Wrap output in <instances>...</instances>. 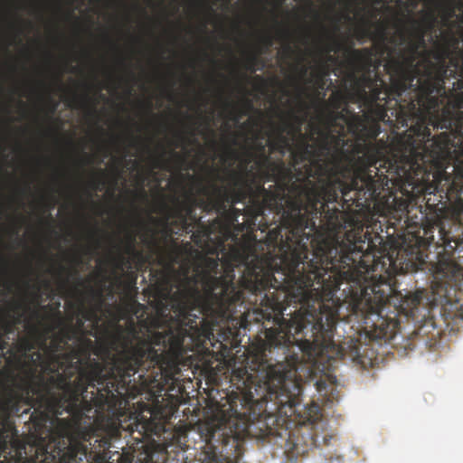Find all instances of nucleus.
<instances>
[{
  "instance_id": "obj_1",
  "label": "nucleus",
  "mask_w": 463,
  "mask_h": 463,
  "mask_svg": "<svg viewBox=\"0 0 463 463\" xmlns=\"http://www.w3.org/2000/svg\"><path fill=\"white\" fill-rule=\"evenodd\" d=\"M416 136L400 156H387L370 172L375 183V193L372 197L365 185L357 184L346 199L357 207H365L378 200L381 191L399 189L409 197L422 195L424 206L406 205L408 228H419L411 232V244L401 247L397 251L386 252L383 238L379 233L364 230L358 220L345 217L337 208L326 215V234H319L315 241V255L326 262L328 297L339 290L344 282L354 283L360 291L356 307L364 315V329L370 338L392 340L399 327L398 308L391 307L390 298L394 293L393 279L398 274L405 273L410 268L424 269L433 276L437 288L447 291L448 287L457 285L463 279V267L454 260V254L460 252L463 238L451 235L443 228L439 229V240L437 242V260L430 261L423 258V250L429 248L434 236L431 229L424 222L428 213H436L439 203L456 184L463 183V145L453 137L450 130L445 129L436 137H431L428 126L412 128Z\"/></svg>"
},
{
  "instance_id": "obj_2",
  "label": "nucleus",
  "mask_w": 463,
  "mask_h": 463,
  "mask_svg": "<svg viewBox=\"0 0 463 463\" xmlns=\"http://www.w3.org/2000/svg\"><path fill=\"white\" fill-rule=\"evenodd\" d=\"M225 213L194 235V243L202 250L194 257L197 276L186 282L188 296L200 299L196 280H203L206 298L215 293L227 312L232 313V326L237 327L252 310L274 326L265 329V340L240 376L241 392H302L298 367L304 355L343 358L345 349L334 340L337 313L323 301L326 290V264L314 255L302 258L296 284L289 283L282 255L287 250L286 230L281 223L269 230L268 240L279 244V265L275 269L269 259L255 254L251 248L232 232L242 214L234 205H225Z\"/></svg>"
},
{
  "instance_id": "obj_3",
  "label": "nucleus",
  "mask_w": 463,
  "mask_h": 463,
  "mask_svg": "<svg viewBox=\"0 0 463 463\" xmlns=\"http://www.w3.org/2000/svg\"><path fill=\"white\" fill-rule=\"evenodd\" d=\"M146 243L160 250V269H151L149 285L144 289L155 315H146V307L137 300L136 271H121L115 282L124 290L123 312L128 316L124 327L116 324L113 343L120 350L114 359V368L135 373L138 366L157 368L165 375L179 372V364L188 351H209L216 343L214 331L232 326V313L213 291L206 298L203 280H196L200 299L188 296V280L199 269L194 257L199 255L189 241L178 245L173 241L160 248L152 233Z\"/></svg>"
},
{
  "instance_id": "obj_4",
  "label": "nucleus",
  "mask_w": 463,
  "mask_h": 463,
  "mask_svg": "<svg viewBox=\"0 0 463 463\" xmlns=\"http://www.w3.org/2000/svg\"><path fill=\"white\" fill-rule=\"evenodd\" d=\"M348 79L353 82L355 101L365 108L362 116L349 117L340 109L326 106L319 114L321 132L328 136L327 160L339 199H346L354 187L362 184L369 188L367 196L375 193L370 172L388 156V144L377 140L381 133L380 121L388 117V104L393 101L384 89V79L379 68L382 61L375 58L372 48L346 49Z\"/></svg>"
},
{
  "instance_id": "obj_5",
  "label": "nucleus",
  "mask_w": 463,
  "mask_h": 463,
  "mask_svg": "<svg viewBox=\"0 0 463 463\" xmlns=\"http://www.w3.org/2000/svg\"><path fill=\"white\" fill-rule=\"evenodd\" d=\"M54 326L46 325L43 330L31 327L30 335L19 337L9 349L20 372L9 373L10 383L5 385L0 400V425L10 416L28 413L38 430H53L57 420L80 423L90 419L83 411L77 389L60 351H53Z\"/></svg>"
},
{
  "instance_id": "obj_6",
  "label": "nucleus",
  "mask_w": 463,
  "mask_h": 463,
  "mask_svg": "<svg viewBox=\"0 0 463 463\" xmlns=\"http://www.w3.org/2000/svg\"><path fill=\"white\" fill-rule=\"evenodd\" d=\"M59 307L60 303L52 312V306L45 305L41 307L45 316H42L38 309L33 311V316L36 319L51 321L49 326H54L51 347L60 351L66 365L64 371L71 377L87 415L91 412V417L105 412L114 414L121 408L123 401L135 398L136 386L132 377L139 371L148 372L151 368L140 365L133 373L114 368V359L120 350L113 343L118 321L114 330L108 333L110 348L115 351L111 354L107 345L97 346L88 337L96 336V333L91 328L86 329V321L80 313L77 312L76 317L72 315L71 321L65 323Z\"/></svg>"
},
{
  "instance_id": "obj_7",
  "label": "nucleus",
  "mask_w": 463,
  "mask_h": 463,
  "mask_svg": "<svg viewBox=\"0 0 463 463\" xmlns=\"http://www.w3.org/2000/svg\"><path fill=\"white\" fill-rule=\"evenodd\" d=\"M229 184H224L225 178L218 172H214V180L210 181L206 185L202 179H197L189 174L186 177L196 184V194L200 195H209V202L206 205L214 210V213H225V205H235L239 203H248L243 210L244 214L254 222L258 217L263 216L265 211L275 213L279 217L281 226L286 230L287 239L293 243H286V252L282 255V262L286 267V279L289 283L296 284L299 278L296 277L298 272L302 258H307L308 252V241L312 248L311 255L321 261L315 255V241L319 234H326L324 222L317 224L316 217L305 211H301V218H292L288 220V200L284 198V190L273 192L264 187L263 182L260 180V173L255 167L250 168L245 165L240 172L229 171ZM291 217H295L290 214Z\"/></svg>"
},
{
  "instance_id": "obj_8",
  "label": "nucleus",
  "mask_w": 463,
  "mask_h": 463,
  "mask_svg": "<svg viewBox=\"0 0 463 463\" xmlns=\"http://www.w3.org/2000/svg\"><path fill=\"white\" fill-rule=\"evenodd\" d=\"M390 42L395 47L391 49L390 57L384 65V70L390 76V85L384 80V89L397 107L395 109L397 121L402 127H407L409 121H415L416 126H411L412 128L420 125L426 126L425 120L428 119L434 129H447V127H443L445 118L443 112L453 105L451 102L456 96L463 95V90L458 89L455 81L453 88L447 91L445 81L449 78L457 79L458 75L453 77L449 71L442 83L443 90L439 93L432 92L430 97H426L425 100L420 97L418 89L426 79L425 70L428 68L429 61H431L426 59L423 71H420L416 65L420 51L424 48L408 37L402 30L399 31L398 38L392 37Z\"/></svg>"
},
{
  "instance_id": "obj_9",
  "label": "nucleus",
  "mask_w": 463,
  "mask_h": 463,
  "mask_svg": "<svg viewBox=\"0 0 463 463\" xmlns=\"http://www.w3.org/2000/svg\"><path fill=\"white\" fill-rule=\"evenodd\" d=\"M247 165L255 167L260 173V180L272 181L274 185H270L269 189L273 192H280L284 190V198L288 200V206L286 218L292 220L290 214L299 220L301 218V211L309 213L318 219L320 222H324L326 227V213L332 211L329 203L324 201V195L319 192V188L316 186V182L309 179L305 174H302V167L293 166V160L287 164L282 158L273 160L269 155L250 154L243 160L241 165L242 170Z\"/></svg>"
},
{
  "instance_id": "obj_10",
  "label": "nucleus",
  "mask_w": 463,
  "mask_h": 463,
  "mask_svg": "<svg viewBox=\"0 0 463 463\" xmlns=\"http://www.w3.org/2000/svg\"><path fill=\"white\" fill-rule=\"evenodd\" d=\"M292 122H286L279 128H285L288 135L298 137L295 149L291 153L293 166L302 167V174L316 182V186L324 195L326 203H336L339 199L333 174L327 160L328 136L321 132L320 125L309 123V133L303 134L302 124L306 117L291 113Z\"/></svg>"
},
{
  "instance_id": "obj_11",
  "label": "nucleus",
  "mask_w": 463,
  "mask_h": 463,
  "mask_svg": "<svg viewBox=\"0 0 463 463\" xmlns=\"http://www.w3.org/2000/svg\"><path fill=\"white\" fill-rule=\"evenodd\" d=\"M437 5L441 11V24L446 27L439 33V37L430 36L432 48L427 52L436 61H429L428 68L425 70L426 79L422 85L418 89L420 97L426 100L432 92L439 93L442 90L444 79L449 75H457L458 62L463 59V48L460 47V38L453 31L458 24L451 22L456 17V9L453 0H437Z\"/></svg>"
},
{
  "instance_id": "obj_12",
  "label": "nucleus",
  "mask_w": 463,
  "mask_h": 463,
  "mask_svg": "<svg viewBox=\"0 0 463 463\" xmlns=\"http://www.w3.org/2000/svg\"><path fill=\"white\" fill-rule=\"evenodd\" d=\"M93 437L92 430L83 426L82 422H70L57 420V427L47 430L43 439L36 444H31L33 452L28 463H83L87 460L88 448L84 442ZM15 458L13 463H23Z\"/></svg>"
},
{
  "instance_id": "obj_13",
  "label": "nucleus",
  "mask_w": 463,
  "mask_h": 463,
  "mask_svg": "<svg viewBox=\"0 0 463 463\" xmlns=\"http://www.w3.org/2000/svg\"><path fill=\"white\" fill-rule=\"evenodd\" d=\"M205 198H198L194 188L184 189L183 198L172 197L173 205L165 200L158 204V213L162 214L160 219H153L162 228L165 239L172 237L173 234L180 232H192L191 239L194 241V235L203 228H208L200 218L195 215L196 207H202L207 213H214V210L206 205L209 202V195Z\"/></svg>"
},
{
  "instance_id": "obj_14",
  "label": "nucleus",
  "mask_w": 463,
  "mask_h": 463,
  "mask_svg": "<svg viewBox=\"0 0 463 463\" xmlns=\"http://www.w3.org/2000/svg\"><path fill=\"white\" fill-rule=\"evenodd\" d=\"M58 270L60 275H63L66 273L68 276H73L76 279L77 286L85 288L86 290L84 292L75 288V291L79 295V305L77 311L78 313H80V315L84 318L86 322H90L91 330L96 331L100 320L98 313L100 310L104 301V289L102 285L99 288L91 286L90 279L88 281L83 280L80 277L76 268L69 269H66L64 266L60 265Z\"/></svg>"
},
{
  "instance_id": "obj_15",
  "label": "nucleus",
  "mask_w": 463,
  "mask_h": 463,
  "mask_svg": "<svg viewBox=\"0 0 463 463\" xmlns=\"http://www.w3.org/2000/svg\"><path fill=\"white\" fill-rule=\"evenodd\" d=\"M45 435V430H36L27 437L25 439H20L17 434H14L8 440L7 437H0V458L3 456L4 459L0 463H13L15 458H21V462L28 463L29 458L33 456V452L30 451V445L36 444L40 439Z\"/></svg>"
},
{
  "instance_id": "obj_16",
  "label": "nucleus",
  "mask_w": 463,
  "mask_h": 463,
  "mask_svg": "<svg viewBox=\"0 0 463 463\" xmlns=\"http://www.w3.org/2000/svg\"><path fill=\"white\" fill-rule=\"evenodd\" d=\"M326 40V44L318 50V54L325 57L326 61H319L311 76L312 83L316 84L318 94L325 92L326 82L329 80L327 79L329 71L326 62L336 61V58L331 53L339 52L343 46L342 43L332 34H327Z\"/></svg>"
},
{
  "instance_id": "obj_17",
  "label": "nucleus",
  "mask_w": 463,
  "mask_h": 463,
  "mask_svg": "<svg viewBox=\"0 0 463 463\" xmlns=\"http://www.w3.org/2000/svg\"><path fill=\"white\" fill-rule=\"evenodd\" d=\"M124 253L128 254V257L123 253H118L114 258V263L116 269L124 271L125 269H131L133 260H137L140 262V265L145 261L143 253L136 249V239L132 238L131 241L125 243Z\"/></svg>"
},
{
  "instance_id": "obj_18",
  "label": "nucleus",
  "mask_w": 463,
  "mask_h": 463,
  "mask_svg": "<svg viewBox=\"0 0 463 463\" xmlns=\"http://www.w3.org/2000/svg\"><path fill=\"white\" fill-rule=\"evenodd\" d=\"M285 128H279L276 137L269 141L270 153L278 152L280 155L279 158L282 159L288 151L291 154L295 149V145L288 137L285 136Z\"/></svg>"
},
{
  "instance_id": "obj_19",
  "label": "nucleus",
  "mask_w": 463,
  "mask_h": 463,
  "mask_svg": "<svg viewBox=\"0 0 463 463\" xmlns=\"http://www.w3.org/2000/svg\"><path fill=\"white\" fill-rule=\"evenodd\" d=\"M325 96L326 93H322L321 102L317 105L318 113L324 112L326 106L329 109H341L346 104L347 95L341 90L334 91L327 101L325 100Z\"/></svg>"
},
{
  "instance_id": "obj_20",
  "label": "nucleus",
  "mask_w": 463,
  "mask_h": 463,
  "mask_svg": "<svg viewBox=\"0 0 463 463\" xmlns=\"http://www.w3.org/2000/svg\"><path fill=\"white\" fill-rule=\"evenodd\" d=\"M143 458L138 460L140 463H172L167 459L166 452L153 451L146 447L142 453Z\"/></svg>"
},
{
  "instance_id": "obj_21",
  "label": "nucleus",
  "mask_w": 463,
  "mask_h": 463,
  "mask_svg": "<svg viewBox=\"0 0 463 463\" xmlns=\"http://www.w3.org/2000/svg\"><path fill=\"white\" fill-rule=\"evenodd\" d=\"M412 30L410 33V38L413 41H416L420 46H422L423 48L426 47V31L421 27L420 24V22L416 19L411 18L409 20Z\"/></svg>"
},
{
  "instance_id": "obj_22",
  "label": "nucleus",
  "mask_w": 463,
  "mask_h": 463,
  "mask_svg": "<svg viewBox=\"0 0 463 463\" xmlns=\"http://www.w3.org/2000/svg\"><path fill=\"white\" fill-rule=\"evenodd\" d=\"M165 150L163 149L162 153L158 156H150V174L155 175V169H165L167 171L172 170L171 162L168 159L165 158Z\"/></svg>"
},
{
  "instance_id": "obj_23",
  "label": "nucleus",
  "mask_w": 463,
  "mask_h": 463,
  "mask_svg": "<svg viewBox=\"0 0 463 463\" xmlns=\"http://www.w3.org/2000/svg\"><path fill=\"white\" fill-rule=\"evenodd\" d=\"M443 312L447 318H463V305L458 300L451 303L447 299L443 305Z\"/></svg>"
},
{
  "instance_id": "obj_24",
  "label": "nucleus",
  "mask_w": 463,
  "mask_h": 463,
  "mask_svg": "<svg viewBox=\"0 0 463 463\" xmlns=\"http://www.w3.org/2000/svg\"><path fill=\"white\" fill-rule=\"evenodd\" d=\"M361 34L362 36L372 35L374 40L378 41L379 48L381 49V52H383L386 48L385 42L388 39L387 33L383 25H380L377 31L373 33H371L368 28H364L361 30Z\"/></svg>"
},
{
  "instance_id": "obj_25",
  "label": "nucleus",
  "mask_w": 463,
  "mask_h": 463,
  "mask_svg": "<svg viewBox=\"0 0 463 463\" xmlns=\"http://www.w3.org/2000/svg\"><path fill=\"white\" fill-rule=\"evenodd\" d=\"M419 22L427 33L435 30L436 24L438 23V17L434 10H430L424 14L422 20Z\"/></svg>"
},
{
  "instance_id": "obj_26",
  "label": "nucleus",
  "mask_w": 463,
  "mask_h": 463,
  "mask_svg": "<svg viewBox=\"0 0 463 463\" xmlns=\"http://www.w3.org/2000/svg\"><path fill=\"white\" fill-rule=\"evenodd\" d=\"M226 107L230 108V118L232 119L233 121L235 122H239L241 117L242 115H246L248 110H251L253 109V105H252V102L249 99H246L244 101V105L246 107V109L245 110H241V114L239 115L238 114V109L237 108L232 104L231 103L230 101H227L225 103Z\"/></svg>"
},
{
  "instance_id": "obj_27",
  "label": "nucleus",
  "mask_w": 463,
  "mask_h": 463,
  "mask_svg": "<svg viewBox=\"0 0 463 463\" xmlns=\"http://www.w3.org/2000/svg\"><path fill=\"white\" fill-rule=\"evenodd\" d=\"M17 319L15 321H10L5 317L1 318L0 332H3L5 335L13 334L14 332V325L17 323Z\"/></svg>"
},
{
  "instance_id": "obj_28",
  "label": "nucleus",
  "mask_w": 463,
  "mask_h": 463,
  "mask_svg": "<svg viewBox=\"0 0 463 463\" xmlns=\"http://www.w3.org/2000/svg\"><path fill=\"white\" fill-rule=\"evenodd\" d=\"M73 101L80 106L90 104V113L93 116L96 115L97 110L95 103L91 102L90 98L87 94L83 95L82 97L74 96Z\"/></svg>"
},
{
  "instance_id": "obj_29",
  "label": "nucleus",
  "mask_w": 463,
  "mask_h": 463,
  "mask_svg": "<svg viewBox=\"0 0 463 463\" xmlns=\"http://www.w3.org/2000/svg\"><path fill=\"white\" fill-rule=\"evenodd\" d=\"M259 54H250L246 59L245 69L250 72L253 73L258 70L257 66L259 65Z\"/></svg>"
},
{
  "instance_id": "obj_30",
  "label": "nucleus",
  "mask_w": 463,
  "mask_h": 463,
  "mask_svg": "<svg viewBox=\"0 0 463 463\" xmlns=\"http://www.w3.org/2000/svg\"><path fill=\"white\" fill-rule=\"evenodd\" d=\"M261 48H260L259 53H264L273 45V37L269 33H265L260 37Z\"/></svg>"
},
{
  "instance_id": "obj_31",
  "label": "nucleus",
  "mask_w": 463,
  "mask_h": 463,
  "mask_svg": "<svg viewBox=\"0 0 463 463\" xmlns=\"http://www.w3.org/2000/svg\"><path fill=\"white\" fill-rule=\"evenodd\" d=\"M308 70L309 68L307 65H302L299 68V79L307 83H312V79L307 77Z\"/></svg>"
},
{
  "instance_id": "obj_32",
  "label": "nucleus",
  "mask_w": 463,
  "mask_h": 463,
  "mask_svg": "<svg viewBox=\"0 0 463 463\" xmlns=\"http://www.w3.org/2000/svg\"><path fill=\"white\" fill-rule=\"evenodd\" d=\"M255 147H256V154L266 153V146L262 142H257L255 144Z\"/></svg>"
},
{
  "instance_id": "obj_33",
  "label": "nucleus",
  "mask_w": 463,
  "mask_h": 463,
  "mask_svg": "<svg viewBox=\"0 0 463 463\" xmlns=\"http://www.w3.org/2000/svg\"><path fill=\"white\" fill-rule=\"evenodd\" d=\"M298 90H299V94H298L299 105L302 109H307V107L306 103L301 99V97H300V95L304 92L305 90L302 86H300L298 88Z\"/></svg>"
},
{
  "instance_id": "obj_34",
  "label": "nucleus",
  "mask_w": 463,
  "mask_h": 463,
  "mask_svg": "<svg viewBox=\"0 0 463 463\" xmlns=\"http://www.w3.org/2000/svg\"><path fill=\"white\" fill-rule=\"evenodd\" d=\"M99 439H96L95 442H98ZM99 442L101 443L99 446L102 447L103 449H106V448H109L110 446V441L108 438H103L99 440Z\"/></svg>"
},
{
  "instance_id": "obj_35",
  "label": "nucleus",
  "mask_w": 463,
  "mask_h": 463,
  "mask_svg": "<svg viewBox=\"0 0 463 463\" xmlns=\"http://www.w3.org/2000/svg\"><path fill=\"white\" fill-rule=\"evenodd\" d=\"M172 156L175 158V161L178 162V164H183L184 163V158L178 153L173 151L172 152Z\"/></svg>"
},
{
  "instance_id": "obj_36",
  "label": "nucleus",
  "mask_w": 463,
  "mask_h": 463,
  "mask_svg": "<svg viewBox=\"0 0 463 463\" xmlns=\"http://www.w3.org/2000/svg\"><path fill=\"white\" fill-rule=\"evenodd\" d=\"M283 52L287 57H289L293 53V49L289 43L284 46Z\"/></svg>"
},
{
  "instance_id": "obj_37",
  "label": "nucleus",
  "mask_w": 463,
  "mask_h": 463,
  "mask_svg": "<svg viewBox=\"0 0 463 463\" xmlns=\"http://www.w3.org/2000/svg\"><path fill=\"white\" fill-rule=\"evenodd\" d=\"M175 136H176L178 141L189 143L188 137L186 136H184L183 133L177 132Z\"/></svg>"
},
{
  "instance_id": "obj_38",
  "label": "nucleus",
  "mask_w": 463,
  "mask_h": 463,
  "mask_svg": "<svg viewBox=\"0 0 463 463\" xmlns=\"http://www.w3.org/2000/svg\"><path fill=\"white\" fill-rule=\"evenodd\" d=\"M8 342L3 339L2 335H0V351H4L8 347Z\"/></svg>"
},
{
  "instance_id": "obj_39",
  "label": "nucleus",
  "mask_w": 463,
  "mask_h": 463,
  "mask_svg": "<svg viewBox=\"0 0 463 463\" xmlns=\"http://www.w3.org/2000/svg\"><path fill=\"white\" fill-rule=\"evenodd\" d=\"M100 184L99 178H95L91 182V187L93 189H99V185Z\"/></svg>"
},
{
  "instance_id": "obj_40",
  "label": "nucleus",
  "mask_w": 463,
  "mask_h": 463,
  "mask_svg": "<svg viewBox=\"0 0 463 463\" xmlns=\"http://www.w3.org/2000/svg\"><path fill=\"white\" fill-rule=\"evenodd\" d=\"M290 33L288 30L284 29L279 32V36L288 39L289 37Z\"/></svg>"
},
{
  "instance_id": "obj_41",
  "label": "nucleus",
  "mask_w": 463,
  "mask_h": 463,
  "mask_svg": "<svg viewBox=\"0 0 463 463\" xmlns=\"http://www.w3.org/2000/svg\"><path fill=\"white\" fill-rule=\"evenodd\" d=\"M97 233H98V230L96 228H93V229H90V232H89V236L91 238V239H95L96 236H97Z\"/></svg>"
},
{
  "instance_id": "obj_42",
  "label": "nucleus",
  "mask_w": 463,
  "mask_h": 463,
  "mask_svg": "<svg viewBox=\"0 0 463 463\" xmlns=\"http://www.w3.org/2000/svg\"><path fill=\"white\" fill-rule=\"evenodd\" d=\"M132 238H135L136 239V234L133 232H129L127 236H126V243H128V241H131V239Z\"/></svg>"
},
{
  "instance_id": "obj_43",
  "label": "nucleus",
  "mask_w": 463,
  "mask_h": 463,
  "mask_svg": "<svg viewBox=\"0 0 463 463\" xmlns=\"http://www.w3.org/2000/svg\"><path fill=\"white\" fill-rule=\"evenodd\" d=\"M72 260L76 265H80L82 262L81 258L79 255L74 256Z\"/></svg>"
},
{
  "instance_id": "obj_44",
  "label": "nucleus",
  "mask_w": 463,
  "mask_h": 463,
  "mask_svg": "<svg viewBox=\"0 0 463 463\" xmlns=\"http://www.w3.org/2000/svg\"><path fill=\"white\" fill-rule=\"evenodd\" d=\"M210 459L212 463H218V456L215 453H213Z\"/></svg>"
},
{
  "instance_id": "obj_45",
  "label": "nucleus",
  "mask_w": 463,
  "mask_h": 463,
  "mask_svg": "<svg viewBox=\"0 0 463 463\" xmlns=\"http://www.w3.org/2000/svg\"><path fill=\"white\" fill-rule=\"evenodd\" d=\"M254 80L259 81V82L263 81V78L261 76H260V75H255L254 76Z\"/></svg>"
},
{
  "instance_id": "obj_46",
  "label": "nucleus",
  "mask_w": 463,
  "mask_h": 463,
  "mask_svg": "<svg viewBox=\"0 0 463 463\" xmlns=\"http://www.w3.org/2000/svg\"><path fill=\"white\" fill-rule=\"evenodd\" d=\"M56 108H57V104H54V105L51 108V109H50V113H51V114H53V113L55 112V110H56Z\"/></svg>"
},
{
  "instance_id": "obj_47",
  "label": "nucleus",
  "mask_w": 463,
  "mask_h": 463,
  "mask_svg": "<svg viewBox=\"0 0 463 463\" xmlns=\"http://www.w3.org/2000/svg\"><path fill=\"white\" fill-rule=\"evenodd\" d=\"M241 78L245 80H249V77L246 74H241Z\"/></svg>"
},
{
  "instance_id": "obj_48",
  "label": "nucleus",
  "mask_w": 463,
  "mask_h": 463,
  "mask_svg": "<svg viewBox=\"0 0 463 463\" xmlns=\"http://www.w3.org/2000/svg\"><path fill=\"white\" fill-rule=\"evenodd\" d=\"M14 307H15L16 309H20V308L22 307L21 303L16 302V303L14 304Z\"/></svg>"
},
{
  "instance_id": "obj_49",
  "label": "nucleus",
  "mask_w": 463,
  "mask_h": 463,
  "mask_svg": "<svg viewBox=\"0 0 463 463\" xmlns=\"http://www.w3.org/2000/svg\"><path fill=\"white\" fill-rule=\"evenodd\" d=\"M99 175L103 177V176L105 175V171H104V170H102V169H100V170L99 171Z\"/></svg>"
},
{
  "instance_id": "obj_50",
  "label": "nucleus",
  "mask_w": 463,
  "mask_h": 463,
  "mask_svg": "<svg viewBox=\"0 0 463 463\" xmlns=\"http://www.w3.org/2000/svg\"><path fill=\"white\" fill-rule=\"evenodd\" d=\"M140 194L144 198L146 197V193L144 189H141Z\"/></svg>"
},
{
  "instance_id": "obj_51",
  "label": "nucleus",
  "mask_w": 463,
  "mask_h": 463,
  "mask_svg": "<svg viewBox=\"0 0 463 463\" xmlns=\"http://www.w3.org/2000/svg\"><path fill=\"white\" fill-rule=\"evenodd\" d=\"M179 177H180L179 184L182 185V179H184V175L183 174H180Z\"/></svg>"
},
{
  "instance_id": "obj_52",
  "label": "nucleus",
  "mask_w": 463,
  "mask_h": 463,
  "mask_svg": "<svg viewBox=\"0 0 463 463\" xmlns=\"http://www.w3.org/2000/svg\"><path fill=\"white\" fill-rule=\"evenodd\" d=\"M226 460V463H236L234 460L231 459V458H225Z\"/></svg>"
},
{
  "instance_id": "obj_53",
  "label": "nucleus",
  "mask_w": 463,
  "mask_h": 463,
  "mask_svg": "<svg viewBox=\"0 0 463 463\" xmlns=\"http://www.w3.org/2000/svg\"><path fill=\"white\" fill-rule=\"evenodd\" d=\"M137 139V138H133L132 143H131V146H136Z\"/></svg>"
},
{
  "instance_id": "obj_54",
  "label": "nucleus",
  "mask_w": 463,
  "mask_h": 463,
  "mask_svg": "<svg viewBox=\"0 0 463 463\" xmlns=\"http://www.w3.org/2000/svg\"><path fill=\"white\" fill-rule=\"evenodd\" d=\"M414 305L417 306L419 304V299L416 298L413 299Z\"/></svg>"
},
{
  "instance_id": "obj_55",
  "label": "nucleus",
  "mask_w": 463,
  "mask_h": 463,
  "mask_svg": "<svg viewBox=\"0 0 463 463\" xmlns=\"http://www.w3.org/2000/svg\"><path fill=\"white\" fill-rule=\"evenodd\" d=\"M102 279H102V284H103V283H105V282H106L107 278H106L105 276H102Z\"/></svg>"
},
{
  "instance_id": "obj_56",
  "label": "nucleus",
  "mask_w": 463,
  "mask_h": 463,
  "mask_svg": "<svg viewBox=\"0 0 463 463\" xmlns=\"http://www.w3.org/2000/svg\"><path fill=\"white\" fill-rule=\"evenodd\" d=\"M147 108H148L149 110L151 109V102L150 101L147 102Z\"/></svg>"
},
{
  "instance_id": "obj_57",
  "label": "nucleus",
  "mask_w": 463,
  "mask_h": 463,
  "mask_svg": "<svg viewBox=\"0 0 463 463\" xmlns=\"http://www.w3.org/2000/svg\"><path fill=\"white\" fill-rule=\"evenodd\" d=\"M40 290V288L37 287V293H36V298H39V294H38V291Z\"/></svg>"
},
{
  "instance_id": "obj_58",
  "label": "nucleus",
  "mask_w": 463,
  "mask_h": 463,
  "mask_svg": "<svg viewBox=\"0 0 463 463\" xmlns=\"http://www.w3.org/2000/svg\"><path fill=\"white\" fill-rule=\"evenodd\" d=\"M411 5H412V6L415 7L417 5V2H413Z\"/></svg>"
},
{
  "instance_id": "obj_59",
  "label": "nucleus",
  "mask_w": 463,
  "mask_h": 463,
  "mask_svg": "<svg viewBox=\"0 0 463 463\" xmlns=\"http://www.w3.org/2000/svg\"><path fill=\"white\" fill-rule=\"evenodd\" d=\"M133 163V165H137V161H131Z\"/></svg>"
},
{
  "instance_id": "obj_60",
  "label": "nucleus",
  "mask_w": 463,
  "mask_h": 463,
  "mask_svg": "<svg viewBox=\"0 0 463 463\" xmlns=\"http://www.w3.org/2000/svg\"><path fill=\"white\" fill-rule=\"evenodd\" d=\"M68 282V277L63 280V283H67Z\"/></svg>"
},
{
  "instance_id": "obj_61",
  "label": "nucleus",
  "mask_w": 463,
  "mask_h": 463,
  "mask_svg": "<svg viewBox=\"0 0 463 463\" xmlns=\"http://www.w3.org/2000/svg\"><path fill=\"white\" fill-rule=\"evenodd\" d=\"M180 146V144L179 142L175 144V147H179Z\"/></svg>"
},
{
  "instance_id": "obj_62",
  "label": "nucleus",
  "mask_w": 463,
  "mask_h": 463,
  "mask_svg": "<svg viewBox=\"0 0 463 463\" xmlns=\"http://www.w3.org/2000/svg\"><path fill=\"white\" fill-rule=\"evenodd\" d=\"M376 15H377V13H374L372 16L376 17Z\"/></svg>"
},
{
  "instance_id": "obj_63",
  "label": "nucleus",
  "mask_w": 463,
  "mask_h": 463,
  "mask_svg": "<svg viewBox=\"0 0 463 463\" xmlns=\"http://www.w3.org/2000/svg\"><path fill=\"white\" fill-rule=\"evenodd\" d=\"M14 233L15 235H17V234H18V231H17V230H15Z\"/></svg>"
}]
</instances>
